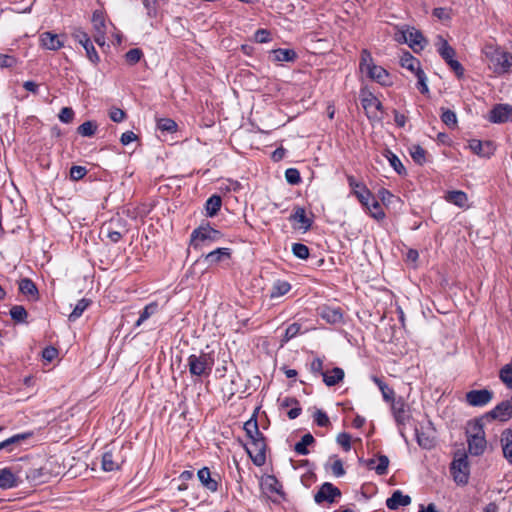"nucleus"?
Masks as SVG:
<instances>
[{
	"label": "nucleus",
	"instance_id": "26",
	"mask_svg": "<svg viewBox=\"0 0 512 512\" xmlns=\"http://www.w3.org/2000/svg\"><path fill=\"white\" fill-rule=\"evenodd\" d=\"M468 451L473 456L482 455L487 447V441L485 437H468Z\"/></svg>",
	"mask_w": 512,
	"mask_h": 512
},
{
	"label": "nucleus",
	"instance_id": "44",
	"mask_svg": "<svg viewBox=\"0 0 512 512\" xmlns=\"http://www.w3.org/2000/svg\"><path fill=\"white\" fill-rule=\"evenodd\" d=\"M409 153L415 163L423 165L426 162V150L420 145L410 146Z\"/></svg>",
	"mask_w": 512,
	"mask_h": 512
},
{
	"label": "nucleus",
	"instance_id": "13",
	"mask_svg": "<svg viewBox=\"0 0 512 512\" xmlns=\"http://www.w3.org/2000/svg\"><path fill=\"white\" fill-rule=\"evenodd\" d=\"M483 418L498 419L508 421L512 418V397L497 404L491 411L485 414Z\"/></svg>",
	"mask_w": 512,
	"mask_h": 512
},
{
	"label": "nucleus",
	"instance_id": "60",
	"mask_svg": "<svg viewBox=\"0 0 512 512\" xmlns=\"http://www.w3.org/2000/svg\"><path fill=\"white\" fill-rule=\"evenodd\" d=\"M389 465V459L387 456L381 455L378 458V465L375 468V471L378 475H384L387 473Z\"/></svg>",
	"mask_w": 512,
	"mask_h": 512
},
{
	"label": "nucleus",
	"instance_id": "59",
	"mask_svg": "<svg viewBox=\"0 0 512 512\" xmlns=\"http://www.w3.org/2000/svg\"><path fill=\"white\" fill-rule=\"evenodd\" d=\"M109 117L113 122L120 123L125 120L126 113L120 108L113 107L109 111Z\"/></svg>",
	"mask_w": 512,
	"mask_h": 512
},
{
	"label": "nucleus",
	"instance_id": "31",
	"mask_svg": "<svg viewBox=\"0 0 512 512\" xmlns=\"http://www.w3.org/2000/svg\"><path fill=\"white\" fill-rule=\"evenodd\" d=\"M319 315L328 323L335 324L342 320V313L339 308L323 306L319 308Z\"/></svg>",
	"mask_w": 512,
	"mask_h": 512
},
{
	"label": "nucleus",
	"instance_id": "34",
	"mask_svg": "<svg viewBox=\"0 0 512 512\" xmlns=\"http://www.w3.org/2000/svg\"><path fill=\"white\" fill-rule=\"evenodd\" d=\"M467 438L468 437H485L483 418H477L471 420L467 424L466 429Z\"/></svg>",
	"mask_w": 512,
	"mask_h": 512
},
{
	"label": "nucleus",
	"instance_id": "23",
	"mask_svg": "<svg viewBox=\"0 0 512 512\" xmlns=\"http://www.w3.org/2000/svg\"><path fill=\"white\" fill-rule=\"evenodd\" d=\"M243 429L246 432L249 442H254L255 439H265L263 433L259 430L255 414L244 423Z\"/></svg>",
	"mask_w": 512,
	"mask_h": 512
},
{
	"label": "nucleus",
	"instance_id": "18",
	"mask_svg": "<svg viewBox=\"0 0 512 512\" xmlns=\"http://www.w3.org/2000/svg\"><path fill=\"white\" fill-rule=\"evenodd\" d=\"M492 61L494 62L496 73H507L512 67V54L509 52L497 51L493 56Z\"/></svg>",
	"mask_w": 512,
	"mask_h": 512
},
{
	"label": "nucleus",
	"instance_id": "33",
	"mask_svg": "<svg viewBox=\"0 0 512 512\" xmlns=\"http://www.w3.org/2000/svg\"><path fill=\"white\" fill-rule=\"evenodd\" d=\"M273 62H293L297 58V54L292 49H275L271 51Z\"/></svg>",
	"mask_w": 512,
	"mask_h": 512
},
{
	"label": "nucleus",
	"instance_id": "53",
	"mask_svg": "<svg viewBox=\"0 0 512 512\" xmlns=\"http://www.w3.org/2000/svg\"><path fill=\"white\" fill-rule=\"evenodd\" d=\"M142 57H143V52L139 48L130 49L125 54V59H126L127 63L130 65L137 64L141 60Z\"/></svg>",
	"mask_w": 512,
	"mask_h": 512
},
{
	"label": "nucleus",
	"instance_id": "64",
	"mask_svg": "<svg viewBox=\"0 0 512 512\" xmlns=\"http://www.w3.org/2000/svg\"><path fill=\"white\" fill-rule=\"evenodd\" d=\"M16 64V59L11 55L0 54V67L10 68Z\"/></svg>",
	"mask_w": 512,
	"mask_h": 512
},
{
	"label": "nucleus",
	"instance_id": "58",
	"mask_svg": "<svg viewBox=\"0 0 512 512\" xmlns=\"http://www.w3.org/2000/svg\"><path fill=\"white\" fill-rule=\"evenodd\" d=\"M314 421L320 427H327L330 425V420L327 414L322 410H317L314 413Z\"/></svg>",
	"mask_w": 512,
	"mask_h": 512
},
{
	"label": "nucleus",
	"instance_id": "15",
	"mask_svg": "<svg viewBox=\"0 0 512 512\" xmlns=\"http://www.w3.org/2000/svg\"><path fill=\"white\" fill-rule=\"evenodd\" d=\"M488 120L491 123H506L512 120V106L509 104H497L489 112Z\"/></svg>",
	"mask_w": 512,
	"mask_h": 512
},
{
	"label": "nucleus",
	"instance_id": "52",
	"mask_svg": "<svg viewBox=\"0 0 512 512\" xmlns=\"http://www.w3.org/2000/svg\"><path fill=\"white\" fill-rule=\"evenodd\" d=\"M10 315L17 322H24L27 318V311L21 305H15L10 309Z\"/></svg>",
	"mask_w": 512,
	"mask_h": 512
},
{
	"label": "nucleus",
	"instance_id": "32",
	"mask_svg": "<svg viewBox=\"0 0 512 512\" xmlns=\"http://www.w3.org/2000/svg\"><path fill=\"white\" fill-rule=\"evenodd\" d=\"M322 378L323 382L329 387L337 385L344 378V370L342 368L335 367L330 371L322 373Z\"/></svg>",
	"mask_w": 512,
	"mask_h": 512
},
{
	"label": "nucleus",
	"instance_id": "11",
	"mask_svg": "<svg viewBox=\"0 0 512 512\" xmlns=\"http://www.w3.org/2000/svg\"><path fill=\"white\" fill-rule=\"evenodd\" d=\"M73 38L83 46V48L86 51V55L88 59L94 63L97 64L100 60L99 55L92 44L89 35L83 31L81 28H75L72 33Z\"/></svg>",
	"mask_w": 512,
	"mask_h": 512
},
{
	"label": "nucleus",
	"instance_id": "57",
	"mask_svg": "<svg viewBox=\"0 0 512 512\" xmlns=\"http://www.w3.org/2000/svg\"><path fill=\"white\" fill-rule=\"evenodd\" d=\"M301 325L299 323L290 324L285 331L283 341L288 342L290 339L294 338L300 332Z\"/></svg>",
	"mask_w": 512,
	"mask_h": 512
},
{
	"label": "nucleus",
	"instance_id": "19",
	"mask_svg": "<svg viewBox=\"0 0 512 512\" xmlns=\"http://www.w3.org/2000/svg\"><path fill=\"white\" fill-rule=\"evenodd\" d=\"M39 41L41 47L52 51H57L64 46L63 41L60 40V36L49 31L41 33Z\"/></svg>",
	"mask_w": 512,
	"mask_h": 512
},
{
	"label": "nucleus",
	"instance_id": "24",
	"mask_svg": "<svg viewBox=\"0 0 512 512\" xmlns=\"http://www.w3.org/2000/svg\"><path fill=\"white\" fill-rule=\"evenodd\" d=\"M411 503V498L409 495H404L400 490H396L393 492L391 497L386 500V506L390 510H396L400 506H408Z\"/></svg>",
	"mask_w": 512,
	"mask_h": 512
},
{
	"label": "nucleus",
	"instance_id": "28",
	"mask_svg": "<svg viewBox=\"0 0 512 512\" xmlns=\"http://www.w3.org/2000/svg\"><path fill=\"white\" fill-rule=\"evenodd\" d=\"M231 251L229 248H217L205 255V261L209 266L230 259Z\"/></svg>",
	"mask_w": 512,
	"mask_h": 512
},
{
	"label": "nucleus",
	"instance_id": "48",
	"mask_svg": "<svg viewBox=\"0 0 512 512\" xmlns=\"http://www.w3.org/2000/svg\"><path fill=\"white\" fill-rule=\"evenodd\" d=\"M499 378L507 388L512 389V364H506L500 369Z\"/></svg>",
	"mask_w": 512,
	"mask_h": 512
},
{
	"label": "nucleus",
	"instance_id": "56",
	"mask_svg": "<svg viewBox=\"0 0 512 512\" xmlns=\"http://www.w3.org/2000/svg\"><path fill=\"white\" fill-rule=\"evenodd\" d=\"M417 77V88L422 94H428L429 88L427 85V77L424 71H420L415 75Z\"/></svg>",
	"mask_w": 512,
	"mask_h": 512
},
{
	"label": "nucleus",
	"instance_id": "3",
	"mask_svg": "<svg viewBox=\"0 0 512 512\" xmlns=\"http://www.w3.org/2000/svg\"><path fill=\"white\" fill-rule=\"evenodd\" d=\"M214 362L213 354L205 352H201L199 355L192 354L187 359L190 374L197 377L209 376Z\"/></svg>",
	"mask_w": 512,
	"mask_h": 512
},
{
	"label": "nucleus",
	"instance_id": "38",
	"mask_svg": "<svg viewBox=\"0 0 512 512\" xmlns=\"http://www.w3.org/2000/svg\"><path fill=\"white\" fill-rule=\"evenodd\" d=\"M291 290V284L284 280H277L270 290V298L275 299L284 296Z\"/></svg>",
	"mask_w": 512,
	"mask_h": 512
},
{
	"label": "nucleus",
	"instance_id": "12",
	"mask_svg": "<svg viewBox=\"0 0 512 512\" xmlns=\"http://www.w3.org/2000/svg\"><path fill=\"white\" fill-rule=\"evenodd\" d=\"M391 410L398 426H404L409 422L411 418L409 407L402 398L394 399L391 402Z\"/></svg>",
	"mask_w": 512,
	"mask_h": 512
},
{
	"label": "nucleus",
	"instance_id": "20",
	"mask_svg": "<svg viewBox=\"0 0 512 512\" xmlns=\"http://www.w3.org/2000/svg\"><path fill=\"white\" fill-rule=\"evenodd\" d=\"M469 148L471 151L480 157H490L494 153V145L490 141L482 142L478 139L469 141Z\"/></svg>",
	"mask_w": 512,
	"mask_h": 512
},
{
	"label": "nucleus",
	"instance_id": "47",
	"mask_svg": "<svg viewBox=\"0 0 512 512\" xmlns=\"http://www.w3.org/2000/svg\"><path fill=\"white\" fill-rule=\"evenodd\" d=\"M385 156L387 158V160L389 161L390 165L393 167V169L399 174H403L405 173V167L403 166L402 162L400 161V159L397 157V155H395L393 152H391L390 150H387L386 153H385Z\"/></svg>",
	"mask_w": 512,
	"mask_h": 512
},
{
	"label": "nucleus",
	"instance_id": "30",
	"mask_svg": "<svg viewBox=\"0 0 512 512\" xmlns=\"http://www.w3.org/2000/svg\"><path fill=\"white\" fill-rule=\"evenodd\" d=\"M32 432H26L13 435L12 437L0 442V450L6 449L8 452L14 450V446L20 445L24 440L32 437Z\"/></svg>",
	"mask_w": 512,
	"mask_h": 512
},
{
	"label": "nucleus",
	"instance_id": "7",
	"mask_svg": "<svg viewBox=\"0 0 512 512\" xmlns=\"http://www.w3.org/2000/svg\"><path fill=\"white\" fill-rule=\"evenodd\" d=\"M222 238V233L210 226H200L191 234V244L197 248L206 241H218Z\"/></svg>",
	"mask_w": 512,
	"mask_h": 512
},
{
	"label": "nucleus",
	"instance_id": "21",
	"mask_svg": "<svg viewBox=\"0 0 512 512\" xmlns=\"http://www.w3.org/2000/svg\"><path fill=\"white\" fill-rule=\"evenodd\" d=\"M361 103L368 117H377V111L382 109V103L372 93L364 96Z\"/></svg>",
	"mask_w": 512,
	"mask_h": 512
},
{
	"label": "nucleus",
	"instance_id": "8",
	"mask_svg": "<svg viewBox=\"0 0 512 512\" xmlns=\"http://www.w3.org/2000/svg\"><path fill=\"white\" fill-rule=\"evenodd\" d=\"M197 477L204 489L211 493L218 491L221 484V476L217 472H212L208 467H203L197 472Z\"/></svg>",
	"mask_w": 512,
	"mask_h": 512
},
{
	"label": "nucleus",
	"instance_id": "62",
	"mask_svg": "<svg viewBox=\"0 0 512 512\" xmlns=\"http://www.w3.org/2000/svg\"><path fill=\"white\" fill-rule=\"evenodd\" d=\"M337 443L345 450L351 449V436L348 433H340L337 436Z\"/></svg>",
	"mask_w": 512,
	"mask_h": 512
},
{
	"label": "nucleus",
	"instance_id": "29",
	"mask_svg": "<svg viewBox=\"0 0 512 512\" xmlns=\"http://www.w3.org/2000/svg\"><path fill=\"white\" fill-rule=\"evenodd\" d=\"M400 65L414 73L418 74L420 71H423L420 66V61L415 58L410 52H404L400 57Z\"/></svg>",
	"mask_w": 512,
	"mask_h": 512
},
{
	"label": "nucleus",
	"instance_id": "49",
	"mask_svg": "<svg viewBox=\"0 0 512 512\" xmlns=\"http://www.w3.org/2000/svg\"><path fill=\"white\" fill-rule=\"evenodd\" d=\"M441 120L449 128H455L457 126V116L455 112L450 109L442 108Z\"/></svg>",
	"mask_w": 512,
	"mask_h": 512
},
{
	"label": "nucleus",
	"instance_id": "17",
	"mask_svg": "<svg viewBox=\"0 0 512 512\" xmlns=\"http://www.w3.org/2000/svg\"><path fill=\"white\" fill-rule=\"evenodd\" d=\"M347 180L353 194L357 197L360 203L367 204V201H370L372 198V193L364 184L358 182L353 176H348Z\"/></svg>",
	"mask_w": 512,
	"mask_h": 512
},
{
	"label": "nucleus",
	"instance_id": "61",
	"mask_svg": "<svg viewBox=\"0 0 512 512\" xmlns=\"http://www.w3.org/2000/svg\"><path fill=\"white\" fill-rule=\"evenodd\" d=\"M74 118V111L70 107H63L59 113V119L63 123H70Z\"/></svg>",
	"mask_w": 512,
	"mask_h": 512
},
{
	"label": "nucleus",
	"instance_id": "14",
	"mask_svg": "<svg viewBox=\"0 0 512 512\" xmlns=\"http://www.w3.org/2000/svg\"><path fill=\"white\" fill-rule=\"evenodd\" d=\"M466 402L473 407H483L493 399V392L488 389L471 390L465 395Z\"/></svg>",
	"mask_w": 512,
	"mask_h": 512
},
{
	"label": "nucleus",
	"instance_id": "22",
	"mask_svg": "<svg viewBox=\"0 0 512 512\" xmlns=\"http://www.w3.org/2000/svg\"><path fill=\"white\" fill-rule=\"evenodd\" d=\"M289 220L299 223L300 225L298 228L302 229L303 231L309 230L312 225V220L307 217L305 209L300 206L294 208L293 213L289 217Z\"/></svg>",
	"mask_w": 512,
	"mask_h": 512
},
{
	"label": "nucleus",
	"instance_id": "36",
	"mask_svg": "<svg viewBox=\"0 0 512 512\" xmlns=\"http://www.w3.org/2000/svg\"><path fill=\"white\" fill-rule=\"evenodd\" d=\"M362 205L366 208L370 216L373 217L374 219L379 221L385 218V212L383 211L380 203L374 198L373 195L370 201H367V204Z\"/></svg>",
	"mask_w": 512,
	"mask_h": 512
},
{
	"label": "nucleus",
	"instance_id": "10",
	"mask_svg": "<svg viewBox=\"0 0 512 512\" xmlns=\"http://www.w3.org/2000/svg\"><path fill=\"white\" fill-rule=\"evenodd\" d=\"M451 473L456 483L461 485L467 484L469 479V464L465 454L453 460L451 463Z\"/></svg>",
	"mask_w": 512,
	"mask_h": 512
},
{
	"label": "nucleus",
	"instance_id": "16",
	"mask_svg": "<svg viewBox=\"0 0 512 512\" xmlns=\"http://www.w3.org/2000/svg\"><path fill=\"white\" fill-rule=\"evenodd\" d=\"M92 24L95 30L94 39L99 45L105 42L106 25L105 18L102 12L94 11L92 16Z\"/></svg>",
	"mask_w": 512,
	"mask_h": 512
},
{
	"label": "nucleus",
	"instance_id": "50",
	"mask_svg": "<svg viewBox=\"0 0 512 512\" xmlns=\"http://www.w3.org/2000/svg\"><path fill=\"white\" fill-rule=\"evenodd\" d=\"M96 130H97V125L92 121H86V122L82 123L77 128L78 134H80L81 136H84V137L93 136L95 134Z\"/></svg>",
	"mask_w": 512,
	"mask_h": 512
},
{
	"label": "nucleus",
	"instance_id": "40",
	"mask_svg": "<svg viewBox=\"0 0 512 512\" xmlns=\"http://www.w3.org/2000/svg\"><path fill=\"white\" fill-rule=\"evenodd\" d=\"M159 305L157 302H151L140 312L139 318L135 323V327L141 326L147 319L158 312Z\"/></svg>",
	"mask_w": 512,
	"mask_h": 512
},
{
	"label": "nucleus",
	"instance_id": "51",
	"mask_svg": "<svg viewBox=\"0 0 512 512\" xmlns=\"http://www.w3.org/2000/svg\"><path fill=\"white\" fill-rule=\"evenodd\" d=\"M157 128L163 132L173 133L177 130V124L170 118H161L157 121Z\"/></svg>",
	"mask_w": 512,
	"mask_h": 512
},
{
	"label": "nucleus",
	"instance_id": "39",
	"mask_svg": "<svg viewBox=\"0 0 512 512\" xmlns=\"http://www.w3.org/2000/svg\"><path fill=\"white\" fill-rule=\"evenodd\" d=\"M19 290L23 295L29 296L32 299H37L38 297V289L34 282L29 278L21 279L19 282Z\"/></svg>",
	"mask_w": 512,
	"mask_h": 512
},
{
	"label": "nucleus",
	"instance_id": "9",
	"mask_svg": "<svg viewBox=\"0 0 512 512\" xmlns=\"http://www.w3.org/2000/svg\"><path fill=\"white\" fill-rule=\"evenodd\" d=\"M340 497V489L330 482H325L319 487L318 491L315 493L314 501L317 504H322L324 502L328 504H333Z\"/></svg>",
	"mask_w": 512,
	"mask_h": 512
},
{
	"label": "nucleus",
	"instance_id": "42",
	"mask_svg": "<svg viewBox=\"0 0 512 512\" xmlns=\"http://www.w3.org/2000/svg\"><path fill=\"white\" fill-rule=\"evenodd\" d=\"M314 442L315 439L312 434L307 433L303 435L301 440L295 444L294 451L299 455H307L309 453L307 446L313 444Z\"/></svg>",
	"mask_w": 512,
	"mask_h": 512
},
{
	"label": "nucleus",
	"instance_id": "27",
	"mask_svg": "<svg viewBox=\"0 0 512 512\" xmlns=\"http://www.w3.org/2000/svg\"><path fill=\"white\" fill-rule=\"evenodd\" d=\"M18 486V478L10 468L0 469V489H11Z\"/></svg>",
	"mask_w": 512,
	"mask_h": 512
},
{
	"label": "nucleus",
	"instance_id": "54",
	"mask_svg": "<svg viewBox=\"0 0 512 512\" xmlns=\"http://www.w3.org/2000/svg\"><path fill=\"white\" fill-rule=\"evenodd\" d=\"M292 252L299 259H307L309 257V248L302 243H294Z\"/></svg>",
	"mask_w": 512,
	"mask_h": 512
},
{
	"label": "nucleus",
	"instance_id": "37",
	"mask_svg": "<svg viewBox=\"0 0 512 512\" xmlns=\"http://www.w3.org/2000/svg\"><path fill=\"white\" fill-rule=\"evenodd\" d=\"M120 461L115 458L112 450L104 452L102 456V469L106 472H111L119 469Z\"/></svg>",
	"mask_w": 512,
	"mask_h": 512
},
{
	"label": "nucleus",
	"instance_id": "2",
	"mask_svg": "<svg viewBox=\"0 0 512 512\" xmlns=\"http://www.w3.org/2000/svg\"><path fill=\"white\" fill-rule=\"evenodd\" d=\"M129 231L125 218L117 215L102 224L100 236L108 239L111 243L119 242Z\"/></svg>",
	"mask_w": 512,
	"mask_h": 512
},
{
	"label": "nucleus",
	"instance_id": "46",
	"mask_svg": "<svg viewBox=\"0 0 512 512\" xmlns=\"http://www.w3.org/2000/svg\"><path fill=\"white\" fill-rule=\"evenodd\" d=\"M90 305V300L88 299H81L77 302L76 306L74 307L73 311L69 315L70 321H75L78 319L82 313L87 309V307Z\"/></svg>",
	"mask_w": 512,
	"mask_h": 512
},
{
	"label": "nucleus",
	"instance_id": "1",
	"mask_svg": "<svg viewBox=\"0 0 512 512\" xmlns=\"http://www.w3.org/2000/svg\"><path fill=\"white\" fill-rule=\"evenodd\" d=\"M359 69L361 73L366 74L369 79L381 85H388L390 83L387 70L374 63L372 55L367 49L361 51Z\"/></svg>",
	"mask_w": 512,
	"mask_h": 512
},
{
	"label": "nucleus",
	"instance_id": "6",
	"mask_svg": "<svg viewBox=\"0 0 512 512\" xmlns=\"http://www.w3.org/2000/svg\"><path fill=\"white\" fill-rule=\"evenodd\" d=\"M245 450L254 465L261 467L266 462L267 444L265 439H255L254 442H248Z\"/></svg>",
	"mask_w": 512,
	"mask_h": 512
},
{
	"label": "nucleus",
	"instance_id": "63",
	"mask_svg": "<svg viewBox=\"0 0 512 512\" xmlns=\"http://www.w3.org/2000/svg\"><path fill=\"white\" fill-rule=\"evenodd\" d=\"M86 173V168L82 166H72L70 169V176L73 180L82 179L86 175Z\"/></svg>",
	"mask_w": 512,
	"mask_h": 512
},
{
	"label": "nucleus",
	"instance_id": "4",
	"mask_svg": "<svg viewBox=\"0 0 512 512\" xmlns=\"http://www.w3.org/2000/svg\"><path fill=\"white\" fill-rule=\"evenodd\" d=\"M437 51L456 76L461 78L464 75V68L459 61L454 59L456 55L455 49L442 36L438 37Z\"/></svg>",
	"mask_w": 512,
	"mask_h": 512
},
{
	"label": "nucleus",
	"instance_id": "41",
	"mask_svg": "<svg viewBox=\"0 0 512 512\" xmlns=\"http://www.w3.org/2000/svg\"><path fill=\"white\" fill-rule=\"evenodd\" d=\"M372 381L378 386L382 393L383 399L387 402H392L395 399V392L384 381L377 376H372Z\"/></svg>",
	"mask_w": 512,
	"mask_h": 512
},
{
	"label": "nucleus",
	"instance_id": "25",
	"mask_svg": "<svg viewBox=\"0 0 512 512\" xmlns=\"http://www.w3.org/2000/svg\"><path fill=\"white\" fill-rule=\"evenodd\" d=\"M500 442L504 458L512 464V429L507 428L502 431Z\"/></svg>",
	"mask_w": 512,
	"mask_h": 512
},
{
	"label": "nucleus",
	"instance_id": "5",
	"mask_svg": "<svg viewBox=\"0 0 512 512\" xmlns=\"http://www.w3.org/2000/svg\"><path fill=\"white\" fill-rule=\"evenodd\" d=\"M397 40L399 42L407 43L414 50V52H419L422 50L426 42L419 30L407 25L403 26L399 30V34H397Z\"/></svg>",
	"mask_w": 512,
	"mask_h": 512
},
{
	"label": "nucleus",
	"instance_id": "45",
	"mask_svg": "<svg viewBox=\"0 0 512 512\" xmlns=\"http://www.w3.org/2000/svg\"><path fill=\"white\" fill-rule=\"evenodd\" d=\"M264 486L271 493L282 494V485L278 481V479L273 475H267L265 477Z\"/></svg>",
	"mask_w": 512,
	"mask_h": 512
},
{
	"label": "nucleus",
	"instance_id": "55",
	"mask_svg": "<svg viewBox=\"0 0 512 512\" xmlns=\"http://www.w3.org/2000/svg\"><path fill=\"white\" fill-rule=\"evenodd\" d=\"M285 178L289 184L296 185L301 182L300 173L296 168H289L285 171Z\"/></svg>",
	"mask_w": 512,
	"mask_h": 512
},
{
	"label": "nucleus",
	"instance_id": "43",
	"mask_svg": "<svg viewBox=\"0 0 512 512\" xmlns=\"http://www.w3.org/2000/svg\"><path fill=\"white\" fill-rule=\"evenodd\" d=\"M222 205L221 197L218 195H212L208 200L206 201V212L207 215L212 217L215 216L218 211L220 210Z\"/></svg>",
	"mask_w": 512,
	"mask_h": 512
},
{
	"label": "nucleus",
	"instance_id": "35",
	"mask_svg": "<svg viewBox=\"0 0 512 512\" xmlns=\"http://www.w3.org/2000/svg\"><path fill=\"white\" fill-rule=\"evenodd\" d=\"M445 199L447 202L452 203L460 208L465 207L468 201L467 194L461 190L449 191L446 194Z\"/></svg>",
	"mask_w": 512,
	"mask_h": 512
}]
</instances>
